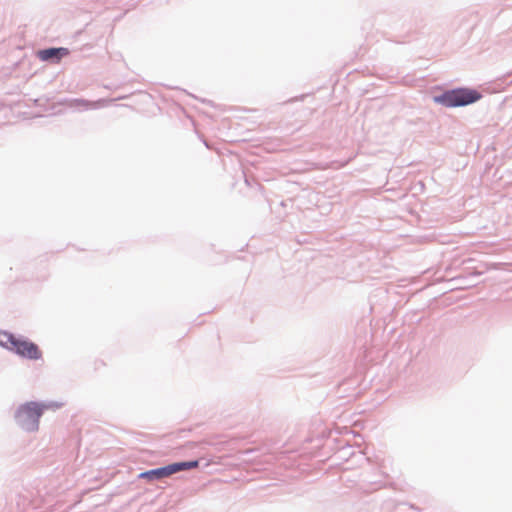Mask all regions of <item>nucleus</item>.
Wrapping results in <instances>:
<instances>
[{
	"label": "nucleus",
	"instance_id": "20e7f679",
	"mask_svg": "<svg viewBox=\"0 0 512 512\" xmlns=\"http://www.w3.org/2000/svg\"><path fill=\"white\" fill-rule=\"evenodd\" d=\"M199 462L197 460L194 461H186V462H178V463H172L165 467L149 470L146 472H143L139 475L142 479L147 480H154V479H161L165 477H169L175 473H178L183 470H190L193 468L198 467Z\"/></svg>",
	"mask_w": 512,
	"mask_h": 512
},
{
	"label": "nucleus",
	"instance_id": "f257e3e1",
	"mask_svg": "<svg viewBox=\"0 0 512 512\" xmlns=\"http://www.w3.org/2000/svg\"><path fill=\"white\" fill-rule=\"evenodd\" d=\"M0 345L30 360H38L42 356L41 350L35 343L17 338L7 331H0Z\"/></svg>",
	"mask_w": 512,
	"mask_h": 512
},
{
	"label": "nucleus",
	"instance_id": "7ed1b4c3",
	"mask_svg": "<svg viewBox=\"0 0 512 512\" xmlns=\"http://www.w3.org/2000/svg\"><path fill=\"white\" fill-rule=\"evenodd\" d=\"M481 98V94L476 90L468 88H459L445 92L443 95L435 98V101L447 107H457L472 104Z\"/></svg>",
	"mask_w": 512,
	"mask_h": 512
},
{
	"label": "nucleus",
	"instance_id": "39448f33",
	"mask_svg": "<svg viewBox=\"0 0 512 512\" xmlns=\"http://www.w3.org/2000/svg\"><path fill=\"white\" fill-rule=\"evenodd\" d=\"M69 54V50L67 48H49L40 50L37 53V56L42 61H51L53 63H59L60 60Z\"/></svg>",
	"mask_w": 512,
	"mask_h": 512
},
{
	"label": "nucleus",
	"instance_id": "f03ea898",
	"mask_svg": "<svg viewBox=\"0 0 512 512\" xmlns=\"http://www.w3.org/2000/svg\"><path fill=\"white\" fill-rule=\"evenodd\" d=\"M50 406L38 402H27L19 407L15 418L17 423L27 431H35L39 427V419L44 410Z\"/></svg>",
	"mask_w": 512,
	"mask_h": 512
}]
</instances>
